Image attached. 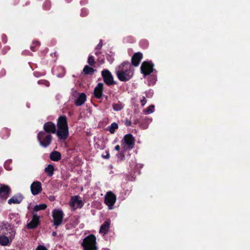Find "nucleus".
<instances>
[{
    "instance_id": "obj_8",
    "label": "nucleus",
    "mask_w": 250,
    "mask_h": 250,
    "mask_svg": "<svg viewBox=\"0 0 250 250\" xmlns=\"http://www.w3.org/2000/svg\"><path fill=\"white\" fill-rule=\"evenodd\" d=\"M53 225L56 227L60 225L63 217V213L61 209H54L52 211Z\"/></svg>"
},
{
    "instance_id": "obj_40",
    "label": "nucleus",
    "mask_w": 250,
    "mask_h": 250,
    "mask_svg": "<svg viewBox=\"0 0 250 250\" xmlns=\"http://www.w3.org/2000/svg\"><path fill=\"white\" fill-rule=\"evenodd\" d=\"M1 40L3 43H6L7 41V36L3 34L1 36Z\"/></svg>"
},
{
    "instance_id": "obj_35",
    "label": "nucleus",
    "mask_w": 250,
    "mask_h": 250,
    "mask_svg": "<svg viewBox=\"0 0 250 250\" xmlns=\"http://www.w3.org/2000/svg\"><path fill=\"white\" fill-rule=\"evenodd\" d=\"M88 11L87 9L82 8L81 9V15L82 17H85L88 15Z\"/></svg>"
},
{
    "instance_id": "obj_28",
    "label": "nucleus",
    "mask_w": 250,
    "mask_h": 250,
    "mask_svg": "<svg viewBox=\"0 0 250 250\" xmlns=\"http://www.w3.org/2000/svg\"><path fill=\"white\" fill-rule=\"evenodd\" d=\"M86 99V96L84 93H79V106L82 105Z\"/></svg>"
},
{
    "instance_id": "obj_19",
    "label": "nucleus",
    "mask_w": 250,
    "mask_h": 250,
    "mask_svg": "<svg viewBox=\"0 0 250 250\" xmlns=\"http://www.w3.org/2000/svg\"><path fill=\"white\" fill-rule=\"evenodd\" d=\"M10 135V130L6 127L2 128L0 131V136L3 140L7 139Z\"/></svg>"
},
{
    "instance_id": "obj_32",
    "label": "nucleus",
    "mask_w": 250,
    "mask_h": 250,
    "mask_svg": "<svg viewBox=\"0 0 250 250\" xmlns=\"http://www.w3.org/2000/svg\"><path fill=\"white\" fill-rule=\"evenodd\" d=\"M154 106L153 105H150L146 109V113L147 114H149L154 111Z\"/></svg>"
},
{
    "instance_id": "obj_23",
    "label": "nucleus",
    "mask_w": 250,
    "mask_h": 250,
    "mask_svg": "<svg viewBox=\"0 0 250 250\" xmlns=\"http://www.w3.org/2000/svg\"><path fill=\"white\" fill-rule=\"evenodd\" d=\"M112 107L115 111H120L124 108V104L120 101H118L117 103L113 104Z\"/></svg>"
},
{
    "instance_id": "obj_52",
    "label": "nucleus",
    "mask_w": 250,
    "mask_h": 250,
    "mask_svg": "<svg viewBox=\"0 0 250 250\" xmlns=\"http://www.w3.org/2000/svg\"><path fill=\"white\" fill-rule=\"evenodd\" d=\"M56 52L54 53L55 56H56Z\"/></svg>"
},
{
    "instance_id": "obj_21",
    "label": "nucleus",
    "mask_w": 250,
    "mask_h": 250,
    "mask_svg": "<svg viewBox=\"0 0 250 250\" xmlns=\"http://www.w3.org/2000/svg\"><path fill=\"white\" fill-rule=\"evenodd\" d=\"M10 244L9 238L5 235H0V245L7 246Z\"/></svg>"
},
{
    "instance_id": "obj_46",
    "label": "nucleus",
    "mask_w": 250,
    "mask_h": 250,
    "mask_svg": "<svg viewBox=\"0 0 250 250\" xmlns=\"http://www.w3.org/2000/svg\"><path fill=\"white\" fill-rule=\"evenodd\" d=\"M109 156H110L109 153L107 152V154L105 156H103V157L104 158H106V159H108L109 158Z\"/></svg>"
},
{
    "instance_id": "obj_16",
    "label": "nucleus",
    "mask_w": 250,
    "mask_h": 250,
    "mask_svg": "<svg viewBox=\"0 0 250 250\" xmlns=\"http://www.w3.org/2000/svg\"><path fill=\"white\" fill-rule=\"evenodd\" d=\"M23 198L21 195H14L10 198L8 201L9 205L19 204L22 201Z\"/></svg>"
},
{
    "instance_id": "obj_17",
    "label": "nucleus",
    "mask_w": 250,
    "mask_h": 250,
    "mask_svg": "<svg viewBox=\"0 0 250 250\" xmlns=\"http://www.w3.org/2000/svg\"><path fill=\"white\" fill-rule=\"evenodd\" d=\"M110 227V221H105L100 227L99 232L104 234H106Z\"/></svg>"
},
{
    "instance_id": "obj_26",
    "label": "nucleus",
    "mask_w": 250,
    "mask_h": 250,
    "mask_svg": "<svg viewBox=\"0 0 250 250\" xmlns=\"http://www.w3.org/2000/svg\"><path fill=\"white\" fill-rule=\"evenodd\" d=\"M108 130L111 133L113 134L115 133V129H117L118 128V125L115 123L114 122L111 124L110 126L108 127Z\"/></svg>"
},
{
    "instance_id": "obj_30",
    "label": "nucleus",
    "mask_w": 250,
    "mask_h": 250,
    "mask_svg": "<svg viewBox=\"0 0 250 250\" xmlns=\"http://www.w3.org/2000/svg\"><path fill=\"white\" fill-rule=\"evenodd\" d=\"M103 91H101L100 90L96 91V89H94L93 92V94L96 98L97 99H101L103 96Z\"/></svg>"
},
{
    "instance_id": "obj_29",
    "label": "nucleus",
    "mask_w": 250,
    "mask_h": 250,
    "mask_svg": "<svg viewBox=\"0 0 250 250\" xmlns=\"http://www.w3.org/2000/svg\"><path fill=\"white\" fill-rule=\"evenodd\" d=\"M71 99L74 100L75 104L76 105H78V93L76 91H75L71 94L70 96Z\"/></svg>"
},
{
    "instance_id": "obj_44",
    "label": "nucleus",
    "mask_w": 250,
    "mask_h": 250,
    "mask_svg": "<svg viewBox=\"0 0 250 250\" xmlns=\"http://www.w3.org/2000/svg\"><path fill=\"white\" fill-rule=\"evenodd\" d=\"M139 123V119H136L134 120V121H133V123L135 125H137Z\"/></svg>"
},
{
    "instance_id": "obj_5",
    "label": "nucleus",
    "mask_w": 250,
    "mask_h": 250,
    "mask_svg": "<svg viewBox=\"0 0 250 250\" xmlns=\"http://www.w3.org/2000/svg\"><path fill=\"white\" fill-rule=\"evenodd\" d=\"M154 66V64L151 61H144L143 62L140 67V70L144 77L149 75L155 70L153 68Z\"/></svg>"
},
{
    "instance_id": "obj_43",
    "label": "nucleus",
    "mask_w": 250,
    "mask_h": 250,
    "mask_svg": "<svg viewBox=\"0 0 250 250\" xmlns=\"http://www.w3.org/2000/svg\"><path fill=\"white\" fill-rule=\"evenodd\" d=\"M83 201L81 200H79V208H81L83 207Z\"/></svg>"
},
{
    "instance_id": "obj_24",
    "label": "nucleus",
    "mask_w": 250,
    "mask_h": 250,
    "mask_svg": "<svg viewBox=\"0 0 250 250\" xmlns=\"http://www.w3.org/2000/svg\"><path fill=\"white\" fill-rule=\"evenodd\" d=\"M54 167L52 165H49L45 169V172L48 176H52L54 174Z\"/></svg>"
},
{
    "instance_id": "obj_37",
    "label": "nucleus",
    "mask_w": 250,
    "mask_h": 250,
    "mask_svg": "<svg viewBox=\"0 0 250 250\" xmlns=\"http://www.w3.org/2000/svg\"><path fill=\"white\" fill-rule=\"evenodd\" d=\"M125 125L126 126H130L132 125V122L131 121L127 118L125 120Z\"/></svg>"
},
{
    "instance_id": "obj_12",
    "label": "nucleus",
    "mask_w": 250,
    "mask_h": 250,
    "mask_svg": "<svg viewBox=\"0 0 250 250\" xmlns=\"http://www.w3.org/2000/svg\"><path fill=\"white\" fill-rule=\"evenodd\" d=\"M40 217L37 214L33 215L32 220L27 223L26 227L28 229H33L36 228L40 224Z\"/></svg>"
},
{
    "instance_id": "obj_3",
    "label": "nucleus",
    "mask_w": 250,
    "mask_h": 250,
    "mask_svg": "<svg viewBox=\"0 0 250 250\" xmlns=\"http://www.w3.org/2000/svg\"><path fill=\"white\" fill-rule=\"evenodd\" d=\"M82 246L83 250H97L96 238L94 234H90L83 240Z\"/></svg>"
},
{
    "instance_id": "obj_25",
    "label": "nucleus",
    "mask_w": 250,
    "mask_h": 250,
    "mask_svg": "<svg viewBox=\"0 0 250 250\" xmlns=\"http://www.w3.org/2000/svg\"><path fill=\"white\" fill-rule=\"evenodd\" d=\"M40 46V42L39 41H34L32 42L30 48L33 51H36L39 49Z\"/></svg>"
},
{
    "instance_id": "obj_14",
    "label": "nucleus",
    "mask_w": 250,
    "mask_h": 250,
    "mask_svg": "<svg viewBox=\"0 0 250 250\" xmlns=\"http://www.w3.org/2000/svg\"><path fill=\"white\" fill-rule=\"evenodd\" d=\"M143 59V54L140 52L134 54L131 58V64L134 66H138Z\"/></svg>"
},
{
    "instance_id": "obj_6",
    "label": "nucleus",
    "mask_w": 250,
    "mask_h": 250,
    "mask_svg": "<svg viewBox=\"0 0 250 250\" xmlns=\"http://www.w3.org/2000/svg\"><path fill=\"white\" fill-rule=\"evenodd\" d=\"M122 141L123 142L122 146L124 148L125 147V146H126V149L131 150L134 148L135 140L131 134L125 135Z\"/></svg>"
},
{
    "instance_id": "obj_34",
    "label": "nucleus",
    "mask_w": 250,
    "mask_h": 250,
    "mask_svg": "<svg viewBox=\"0 0 250 250\" xmlns=\"http://www.w3.org/2000/svg\"><path fill=\"white\" fill-rule=\"evenodd\" d=\"M94 89H96V91L100 90L101 91H104V84L103 83H99L96 86Z\"/></svg>"
},
{
    "instance_id": "obj_10",
    "label": "nucleus",
    "mask_w": 250,
    "mask_h": 250,
    "mask_svg": "<svg viewBox=\"0 0 250 250\" xmlns=\"http://www.w3.org/2000/svg\"><path fill=\"white\" fill-rule=\"evenodd\" d=\"M11 192L10 188L6 185L0 184V198L6 200Z\"/></svg>"
},
{
    "instance_id": "obj_36",
    "label": "nucleus",
    "mask_w": 250,
    "mask_h": 250,
    "mask_svg": "<svg viewBox=\"0 0 250 250\" xmlns=\"http://www.w3.org/2000/svg\"><path fill=\"white\" fill-rule=\"evenodd\" d=\"M39 83L45 85L46 86L48 87L50 85V83L48 81L46 80H41L39 81Z\"/></svg>"
},
{
    "instance_id": "obj_18",
    "label": "nucleus",
    "mask_w": 250,
    "mask_h": 250,
    "mask_svg": "<svg viewBox=\"0 0 250 250\" xmlns=\"http://www.w3.org/2000/svg\"><path fill=\"white\" fill-rule=\"evenodd\" d=\"M69 205L72 210H75L78 208V196H74L71 197L69 202Z\"/></svg>"
},
{
    "instance_id": "obj_2",
    "label": "nucleus",
    "mask_w": 250,
    "mask_h": 250,
    "mask_svg": "<svg viewBox=\"0 0 250 250\" xmlns=\"http://www.w3.org/2000/svg\"><path fill=\"white\" fill-rule=\"evenodd\" d=\"M57 135L60 139L65 140L68 136V127L65 116H60L57 120Z\"/></svg>"
},
{
    "instance_id": "obj_42",
    "label": "nucleus",
    "mask_w": 250,
    "mask_h": 250,
    "mask_svg": "<svg viewBox=\"0 0 250 250\" xmlns=\"http://www.w3.org/2000/svg\"><path fill=\"white\" fill-rule=\"evenodd\" d=\"M102 45H102V43H99L97 45V47H96V48H97V49H100L102 48Z\"/></svg>"
},
{
    "instance_id": "obj_45",
    "label": "nucleus",
    "mask_w": 250,
    "mask_h": 250,
    "mask_svg": "<svg viewBox=\"0 0 250 250\" xmlns=\"http://www.w3.org/2000/svg\"><path fill=\"white\" fill-rule=\"evenodd\" d=\"M120 149V146L119 145H117L115 146V149L116 150V151H119Z\"/></svg>"
},
{
    "instance_id": "obj_41",
    "label": "nucleus",
    "mask_w": 250,
    "mask_h": 250,
    "mask_svg": "<svg viewBox=\"0 0 250 250\" xmlns=\"http://www.w3.org/2000/svg\"><path fill=\"white\" fill-rule=\"evenodd\" d=\"M36 250H47V249L44 246L40 245L37 248Z\"/></svg>"
},
{
    "instance_id": "obj_4",
    "label": "nucleus",
    "mask_w": 250,
    "mask_h": 250,
    "mask_svg": "<svg viewBox=\"0 0 250 250\" xmlns=\"http://www.w3.org/2000/svg\"><path fill=\"white\" fill-rule=\"evenodd\" d=\"M37 138L41 145L45 147L50 144L52 140V136L50 134L43 131H41L38 133Z\"/></svg>"
},
{
    "instance_id": "obj_49",
    "label": "nucleus",
    "mask_w": 250,
    "mask_h": 250,
    "mask_svg": "<svg viewBox=\"0 0 250 250\" xmlns=\"http://www.w3.org/2000/svg\"><path fill=\"white\" fill-rule=\"evenodd\" d=\"M56 234L57 233H56V232L55 231H54V232H52V235L53 236H56Z\"/></svg>"
},
{
    "instance_id": "obj_15",
    "label": "nucleus",
    "mask_w": 250,
    "mask_h": 250,
    "mask_svg": "<svg viewBox=\"0 0 250 250\" xmlns=\"http://www.w3.org/2000/svg\"><path fill=\"white\" fill-rule=\"evenodd\" d=\"M53 73L58 77H62L65 75V71L64 67L58 66L53 69Z\"/></svg>"
},
{
    "instance_id": "obj_39",
    "label": "nucleus",
    "mask_w": 250,
    "mask_h": 250,
    "mask_svg": "<svg viewBox=\"0 0 250 250\" xmlns=\"http://www.w3.org/2000/svg\"><path fill=\"white\" fill-rule=\"evenodd\" d=\"M146 98L144 96L142 97V99L141 100V103L142 106H144L145 104L146 103Z\"/></svg>"
},
{
    "instance_id": "obj_33",
    "label": "nucleus",
    "mask_w": 250,
    "mask_h": 250,
    "mask_svg": "<svg viewBox=\"0 0 250 250\" xmlns=\"http://www.w3.org/2000/svg\"><path fill=\"white\" fill-rule=\"evenodd\" d=\"M149 80L150 83L151 84H153L154 83H155V82L157 81V77L156 75H150L149 77Z\"/></svg>"
},
{
    "instance_id": "obj_20",
    "label": "nucleus",
    "mask_w": 250,
    "mask_h": 250,
    "mask_svg": "<svg viewBox=\"0 0 250 250\" xmlns=\"http://www.w3.org/2000/svg\"><path fill=\"white\" fill-rule=\"evenodd\" d=\"M50 158L52 161H58L61 158V155L58 151H54L50 153Z\"/></svg>"
},
{
    "instance_id": "obj_50",
    "label": "nucleus",
    "mask_w": 250,
    "mask_h": 250,
    "mask_svg": "<svg viewBox=\"0 0 250 250\" xmlns=\"http://www.w3.org/2000/svg\"><path fill=\"white\" fill-rule=\"evenodd\" d=\"M101 62L102 63H104V60L103 59L102 60H101Z\"/></svg>"
},
{
    "instance_id": "obj_22",
    "label": "nucleus",
    "mask_w": 250,
    "mask_h": 250,
    "mask_svg": "<svg viewBox=\"0 0 250 250\" xmlns=\"http://www.w3.org/2000/svg\"><path fill=\"white\" fill-rule=\"evenodd\" d=\"M96 71L93 68L85 65L83 69V72L85 75H92Z\"/></svg>"
},
{
    "instance_id": "obj_13",
    "label": "nucleus",
    "mask_w": 250,
    "mask_h": 250,
    "mask_svg": "<svg viewBox=\"0 0 250 250\" xmlns=\"http://www.w3.org/2000/svg\"><path fill=\"white\" fill-rule=\"evenodd\" d=\"M43 129L46 133H55L56 131L55 125L52 122H49L44 124Z\"/></svg>"
},
{
    "instance_id": "obj_1",
    "label": "nucleus",
    "mask_w": 250,
    "mask_h": 250,
    "mask_svg": "<svg viewBox=\"0 0 250 250\" xmlns=\"http://www.w3.org/2000/svg\"><path fill=\"white\" fill-rule=\"evenodd\" d=\"M116 75L121 82L129 81L133 75V70L131 64L128 62L122 63L116 70Z\"/></svg>"
},
{
    "instance_id": "obj_11",
    "label": "nucleus",
    "mask_w": 250,
    "mask_h": 250,
    "mask_svg": "<svg viewBox=\"0 0 250 250\" xmlns=\"http://www.w3.org/2000/svg\"><path fill=\"white\" fill-rule=\"evenodd\" d=\"M31 193L34 195L40 193L42 191V184L39 181L33 182L30 186Z\"/></svg>"
},
{
    "instance_id": "obj_9",
    "label": "nucleus",
    "mask_w": 250,
    "mask_h": 250,
    "mask_svg": "<svg viewBox=\"0 0 250 250\" xmlns=\"http://www.w3.org/2000/svg\"><path fill=\"white\" fill-rule=\"evenodd\" d=\"M116 201V196L112 191L108 192L104 197V203L109 209H112V207Z\"/></svg>"
},
{
    "instance_id": "obj_27",
    "label": "nucleus",
    "mask_w": 250,
    "mask_h": 250,
    "mask_svg": "<svg viewBox=\"0 0 250 250\" xmlns=\"http://www.w3.org/2000/svg\"><path fill=\"white\" fill-rule=\"evenodd\" d=\"M47 208V205L45 204H42L38 205H36L34 207V210L35 211H38L41 210H44Z\"/></svg>"
},
{
    "instance_id": "obj_31",
    "label": "nucleus",
    "mask_w": 250,
    "mask_h": 250,
    "mask_svg": "<svg viewBox=\"0 0 250 250\" xmlns=\"http://www.w3.org/2000/svg\"><path fill=\"white\" fill-rule=\"evenodd\" d=\"M87 62L90 66H94L96 63L94 60V57L92 55L89 56Z\"/></svg>"
},
{
    "instance_id": "obj_51",
    "label": "nucleus",
    "mask_w": 250,
    "mask_h": 250,
    "mask_svg": "<svg viewBox=\"0 0 250 250\" xmlns=\"http://www.w3.org/2000/svg\"><path fill=\"white\" fill-rule=\"evenodd\" d=\"M48 6L50 7V3H48Z\"/></svg>"
},
{
    "instance_id": "obj_47",
    "label": "nucleus",
    "mask_w": 250,
    "mask_h": 250,
    "mask_svg": "<svg viewBox=\"0 0 250 250\" xmlns=\"http://www.w3.org/2000/svg\"><path fill=\"white\" fill-rule=\"evenodd\" d=\"M3 229V228H1V229H0V230H1V231H0V233H4V231H3V230H2Z\"/></svg>"
},
{
    "instance_id": "obj_7",
    "label": "nucleus",
    "mask_w": 250,
    "mask_h": 250,
    "mask_svg": "<svg viewBox=\"0 0 250 250\" xmlns=\"http://www.w3.org/2000/svg\"><path fill=\"white\" fill-rule=\"evenodd\" d=\"M102 77L104 83L108 86L116 84L114 81L113 76L108 69H104L101 72Z\"/></svg>"
},
{
    "instance_id": "obj_38",
    "label": "nucleus",
    "mask_w": 250,
    "mask_h": 250,
    "mask_svg": "<svg viewBox=\"0 0 250 250\" xmlns=\"http://www.w3.org/2000/svg\"><path fill=\"white\" fill-rule=\"evenodd\" d=\"M117 157L121 160H123L125 158V156L124 152L121 151L118 154H117Z\"/></svg>"
},
{
    "instance_id": "obj_48",
    "label": "nucleus",
    "mask_w": 250,
    "mask_h": 250,
    "mask_svg": "<svg viewBox=\"0 0 250 250\" xmlns=\"http://www.w3.org/2000/svg\"><path fill=\"white\" fill-rule=\"evenodd\" d=\"M103 97H104V98H105V99L106 100H107V99H108V96H106V95H103Z\"/></svg>"
}]
</instances>
